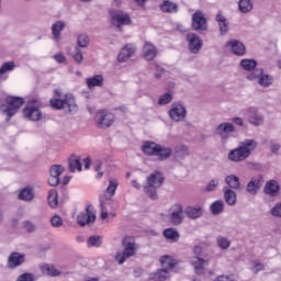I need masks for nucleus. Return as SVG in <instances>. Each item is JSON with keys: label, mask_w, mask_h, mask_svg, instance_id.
I'll return each instance as SVG.
<instances>
[{"label": "nucleus", "mask_w": 281, "mask_h": 281, "mask_svg": "<svg viewBox=\"0 0 281 281\" xmlns=\"http://www.w3.org/2000/svg\"><path fill=\"white\" fill-rule=\"evenodd\" d=\"M54 94L55 99H50V106L53 109L56 111L65 109L68 113H76V111H78V104L76 103L74 94L68 93L63 97L60 90H55Z\"/></svg>", "instance_id": "f257e3e1"}, {"label": "nucleus", "mask_w": 281, "mask_h": 281, "mask_svg": "<svg viewBox=\"0 0 281 281\" xmlns=\"http://www.w3.org/2000/svg\"><path fill=\"white\" fill-rule=\"evenodd\" d=\"M258 148V142L256 139H246L240 143V146L232 149L228 153L229 161H234L235 164H239L240 161H245V159L249 158L251 151Z\"/></svg>", "instance_id": "f03ea898"}, {"label": "nucleus", "mask_w": 281, "mask_h": 281, "mask_svg": "<svg viewBox=\"0 0 281 281\" xmlns=\"http://www.w3.org/2000/svg\"><path fill=\"white\" fill-rule=\"evenodd\" d=\"M117 180L110 178L109 186L105 189L106 194L100 196V207H101V218L106 221L109 218V210L113 209V203H111L113 196H115V190H117Z\"/></svg>", "instance_id": "7ed1b4c3"}, {"label": "nucleus", "mask_w": 281, "mask_h": 281, "mask_svg": "<svg viewBox=\"0 0 281 281\" xmlns=\"http://www.w3.org/2000/svg\"><path fill=\"white\" fill-rule=\"evenodd\" d=\"M164 181H166V178H164V173L159 171H154L147 178V186L143 188L145 194H147V196H149V199H151L153 201H157V189L164 186Z\"/></svg>", "instance_id": "20e7f679"}, {"label": "nucleus", "mask_w": 281, "mask_h": 281, "mask_svg": "<svg viewBox=\"0 0 281 281\" xmlns=\"http://www.w3.org/2000/svg\"><path fill=\"white\" fill-rule=\"evenodd\" d=\"M5 103L7 105H0V111H2V113L8 116L7 120H10L14 115H16V111H19V109H21V106L25 104V100L21 97H8L5 99Z\"/></svg>", "instance_id": "39448f33"}, {"label": "nucleus", "mask_w": 281, "mask_h": 281, "mask_svg": "<svg viewBox=\"0 0 281 281\" xmlns=\"http://www.w3.org/2000/svg\"><path fill=\"white\" fill-rule=\"evenodd\" d=\"M246 80H249L250 82L257 81L259 87H263V89H267L273 85V76L265 75V70L262 68H256L251 72H248L246 75Z\"/></svg>", "instance_id": "423d86ee"}, {"label": "nucleus", "mask_w": 281, "mask_h": 281, "mask_svg": "<svg viewBox=\"0 0 281 281\" xmlns=\"http://www.w3.org/2000/svg\"><path fill=\"white\" fill-rule=\"evenodd\" d=\"M41 101L38 99H32L29 101V105L23 110L24 117L31 120V122H38L43 120V112L38 109Z\"/></svg>", "instance_id": "0eeeda50"}, {"label": "nucleus", "mask_w": 281, "mask_h": 281, "mask_svg": "<svg viewBox=\"0 0 281 281\" xmlns=\"http://www.w3.org/2000/svg\"><path fill=\"white\" fill-rule=\"evenodd\" d=\"M98 128H109L115 122V114L106 110H99L94 116Z\"/></svg>", "instance_id": "6e6552de"}, {"label": "nucleus", "mask_w": 281, "mask_h": 281, "mask_svg": "<svg viewBox=\"0 0 281 281\" xmlns=\"http://www.w3.org/2000/svg\"><path fill=\"white\" fill-rule=\"evenodd\" d=\"M186 212L183 210V205L176 203L170 206L168 211L167 218L171 223V225H181L186 218Z\"/></svg>", "instance_id": "1a4fd4ad"}, {"label": "nucleus", "mask_w": 281, "mask_h": 281, "mask_svg": "<svg viewBox=\"0 0 281 281\" xmlns=\"http://www.w3.org/2000/svg\"><path fill=\"white\" fill-rule=\"evenodd\" d=\"M112 24L117 27V30H122V25H131V16L123 11H115L113 9L110 10Z\"/></svg>", "instance_id": "9d476101"}, {"label": "nucleus", "mask_w": 281, "mask_h": 281, "mask_svg": "<svg viewBox=\"0 0 281 281\" xmlns=\"http://www.w3.org/2000/svg\"><path fill=\"white\" fill-rule=\"evenodd\" d=\"M191 27L194 32H207V19L202 11H195L192 14Z\"/></svg>", "instance_id": "9b49d317"}, {"label": "nucleus", "mask_w": 281, "mask_h": 281, "mask_svg": "<svg viewBox=\"0 0 281 281\" xmlns=\"http://www.w3.org/2000/svg\"><path fill=\"white\" fill-rule=\"evenodd\" d=\"M188 115V110L181 103H172L169 110V117L173 122H183L184 117Z\"/></svg>", "instance_id": "f8f14e48"}, {"label": "nucleus", "mask_w": 281, "mask_h": 281, "mask_svg": "<svg viewBox=\"0 0 281 281\" xmlns=\"http://www.w3.org/2000/svg\"><path fill=\"white\" fill-rule=\"evenodd\" d=\"M262 186H265V178L262 175L252 177L246 186V192L252 196H256V194L260 192V188H262Z\"/></svg>", "instance_id": "ddd939ff"}, {"label": "nucleus", "mask_w": 281, "mask_h": 281, "mask_svg": "<svg viewBox=\"0 0 281 281\" xmlns=\"http://www.w3.org/2000/svg\"><path fill=\"white\" fill-rule=\"evenodd\" d=\"M187 42L191 54H199V52H201V49L203 48V41L195 33H188Z\"/></svg>", "instance_id": "4468645a"}, {"label": "nucleus", "mask_w": 281, "mask_h": 281, "mask_svg": "<svg viewBox=\"0 0 281 281\" xmlns=\"http://www.w3.org/2000/svg\"><path fill=\"white\" fill-rule=\"evenodd\" d=\"M95 221V213L91 211V206H87L85 212H81L77 216V223L80 227H85V225H89V223H93Z\"/></svg>", "instance_id": "2eb2a0df"}, {"label": "nucleus", "mask_w": 281, "mask_h": 281, "mask_svg": "<svg viewBox=\"0 0 281 281\" xmlns=\"http://www.w3.org/2000/svg\"><path fill=\"white\" fill-rule=\"evenodd\" d=\"M227 49H231L235 56H245L247 48L245 44L238 40H231L226 43Z\"/></svg>", "instance_id": "dca6fc26"}, {"label": "nucleus", "mask_w": 281, "mask_h": 281, "mask_svg": "<svg viewBox=\"0 0 281 281\" xmlns=\"http://www.w3.org/2000/svg\"><path fill=\"white\" fill-rule=\"evenodd\" d=\"M248 122L249 124H252V126H262V124H265V116L258 112V109L249 108Z\"/></svg>", "instance_id": "f3484780"}, {"label": "nucleus", "mask_w": 281, "mask_h": 281, "mask_svg": "<svg viewBox=\"0 0 281 281\" xmlns=\"http://www.w3.org/2000/svg\"><path fill=\"white\" fill-rule=\"evenodd\" d=\"M25 262V255L21 252H11L8 257V268L16 269V267H21Z\"/></svg>", "instance_id": "a211bd4d"}, {"label": "nucleus", "mask_w": 281, "mask_h": 281, "mask_svg": "<svg viewBox=\"0 0 281 281\" xmlns=\"http://www.w3.org/2000/svg\"><path fill=\"white\" fill-rule=\"evenodd\" d=\"M191 267H193L196 276H203V271L205 269V265H207V260L199 257V256H193L189 260Z\"/></svg>", "instance_id": "6ab92c4d"}, {"label": "nucleus", "mask_w": 281, "mask_h": 281, "mask_svg": "<svg viewBox=\"0 0 281 281\" xmlns=\"http://www.w3.org/2000/svg\"><path fill=\"white\" fill-rule=\"evenodd\" d=\"M157 54H159L157 46L150 42H145L143 47V56L145 60H155V58H157Z\"/></svg>", "instance_id": "aec40b11"}, {"label": "nucleus", "mask_w": 281, "mask_h": 281, "mask_svg": "<svg viewBox=\"0 0 281 281\" xmlns=\"http://www.w3.org/2000/svg\"><path fill=\"white\" fill-rule=\"evenodd\" d=\"M159 148V144L153 140H145L142 145V150L148 157H155L157 155V150Z\"/></svg>", "instance_id": "412c9836"}, {"label": "nucleus", "mask_w": 281, "mask_h": 281, "mask_svg": "<svg viewBox=\"0 0 281 281\" xmlns=\"http://www.w3.org/2000/svg\"><path fill=\"white\" fill-rule=\"evenodd\" d=\"M215 21L218 24L221 36H225V34L229 32V22L227 21V18L220 12L216 14Z\"/></svg>", "instance_id": "4be33fe9"}, {"label": "nucleus", "mask_w": 281, "mask_h": 281, "mask_svg": "<svg viewBox=\"0 0 281 281\" xmlns=\"http://www.w3.org/2000/svg\"><path fill=\"white\" fill-rule=\"evenodd\" d=\"M223 194L225 203H227L231 207H234V205H236L238 202V195L236 194V191L225 187L223 189Z\"/></svg>", "instance_id": "5701e85b"}, {"label": "nucleus", "mask_w": 281, "mask_h": 281, "mask_svg": "<svg viewBox=\"0 0 281 281\" xmlns=\"http://www.w3.org/2000/svg\"><path fill=\"white\" fill-rule=\"evenodd\" d=\"M135 251H137V248H123V252L115 256L116 262L119 265H124L128 258L135 256Z\"/></svg>", "instance_id": "b1692460"}, {"label": "nucleus", "mask_w": 281, "mask_h": 281, "mask_svg": "<svg viewBox=\"0 0 281 281\" xmlns=\"http://www.w3.org/2000/svg\"><path fill=\"white\" fill-rule=\"evenodd\" d=\"M161 12H165V14H177L179 12V4L175 3L170 0H165L160 5H159Z\"/></svg>", "instance_id": "393cba45"}, {"label": "nucleus", "mask_w": 281, "mask_h": 281, "mask_svg": "<svg viewBox=\"0 0 281 281\" xmlns=\"http://www.w3.org/2000/svg\"><path fill=\"white\" fill-rule=\"evenodd\" d=\"M135 54V47L131 44L125 45L117 56L119 63H126Z\"/></svg>", "instance_id": "a878e982"}, {"label": "nucleus", "mask_w": 281, "mask_h": 281, "mask_svg": "<svg viewBox=\"0 0 281 281\" xmlns=\"http://www.w3.org/2000/svg\"><path fill=\"white\" fill-rule=\"evenodd\" d=\"M42 273L45 276H49L50 278H58V276H63V271L56 269V267L49 263H43L40 266Z\"/></svg>", "instance_id": "bb28decb"}, {"label": "nucleus", "mask_w": 281, "mask_h": 281, "mask_svg": "<svg viewBox=\"0 0 281 281\" xmlns=\"http://www.w3.org/2000/svg\"><path fill=\"white\" fill-rule=\"evenodd\" d=\"M18 199L19 201H24L25 203H32V201H34V189H32V187H26L20 190Z\"/></svg>", "instance_id": "cd10ccee"}, {"label": "nucleus", "mask_w": 281, "mask_h": 281, "mask_svg": "<svg viewBox=\"0 0 281 281\" xmlns=\"http://www.w3.org/2000/svg\"><path fill=\"white\" fill-rule=\"evenodd\" d=\"M263 192L269 196H277L278 192H280V183L276 180L268 181L263 188Z\"/></svg>", "instance_id": "c85d7f7f"}, {"label": "nucleus", "mask_w": 281, "mask_h": 281, "mask_svg": "<svg viewBox=\"0 0 281 281\" xmlns=\"http://www.w3.org/2000/svg\"><path fill=\"white\" fill-rule=\"evenodd\" d=\"M65 27L66 24L63 21H57L52 25L50 30L55 43H60V33L63 32V30H65Z\"/></svg>", "instance_id": "c756f323"}, {"label": "nucleus", "mask_w": 281, "mask_h": 281, "mask_svg": "<svg viewBox=\"0 0 281 281\" xmlns=\"http://www.w3.org/2000/svg\"><path fill=\"white\" fill-rule=\"evenodd\" d=\"M155 157H158V161H166L172 157V148L158 145V150L156 151Z\"/></svg>", "instance_id": "7c9ffc66"}, {"label": "nucleus", "mask_w": 281, "mask_h": 281, "mask_svg": "<svg viewBox=\"0 0 281 281\" xmlns=\"http://www.w3.org/2000/svg\"><path fill=\"white\" fill-rule=\"evenodd\" d=\"M224 181L226 186H228L229 190H240L241 188L240 178H238V176H235V175L226 176Z\"/></svg>", "instance_id": "2f4dec72"}, {"label": "nucleus", "mask_w": 281, "mask_h": 281, "mask_svg": "<svg viewBox=\"0 0 281 281\" xmlns=\"http://www.w3.org/2000/svg\"><path fill=\"white\" fill-rule=\"evenodd\" d=\"M168 278H170V272L168 269H160L151 273L148 278V281H166Z\"/></svg>", "instance_id": "473e14b6"}, {"label": "nucleus", "mask_w": 281, "mask_h": 281, "mask_svg": "<svg viewBox=\"0 0 281 281\" xmlns=\"http://www.w3.org/2000/svg\"><path fill=\"white\" fill-rule=\"evenodd\" d=\"M88 89H93V87H103L104 77L102 75H95L86 80Z\"/></svg>", "instance_id": "72a5a7b5"}, {"label": "nucleus", "mask_w": 281, "mask_h": 281, "mask_svg": "<svg viewBox=\"0 0 281 281\" xmlns=\"http://www.w3.org/2000/svg\"><path fill=\"white\" fill-rule=\"evenodd\" d=\"M184 214L188 216V218H191L192 221H194V220L201 218V216H203V209L194 207V206H188L184 210Z\"/></svg>", "instance_id": "f704fd0d"}, {"label": "nucleus", "mask_w": 281, "mask_h": 281, "mask_svg": "<svg viewBox=\"0 0 281 281\" xmlns=\"http://www.w3.org/2000/svg\"><path fill=\"white\" fill-rule=\"evenodd\" d=\"M238 10L241 14H249L254 10V2L251 0H239Z\"/></svg>", "instance_id": "c9c22d12"}, {"label": "nucleus", "mask_w": 281, "mask_h": 281, "mask_svg": "<svg viewBox=\"0 0 281 281\" xmlns=\"http://www.w3.org/2000/svg\"><path fill=\"white\" fill-rule=\"evenodd\" d=\"M240 67H243L245 71H249V74H251V71H256L258 61H256V59H241Z\"/></svg>", "instance_id": "e433bc0d"}, {"label": "nucleus", "mask_w": 281, "mask_h": 281, "mask_svg": "<svg viewBox=\"0 0 281 281\" xmlns=\"http://www.w3.org/2000/svg\"><path fill=\"white\" fill-rule=\"evenodd\" d=\"M225 210V202L223 200H217L213 202L210 206V211L212 214L217 216L218 214H223Z\"/></svg>", "instance_id": "4c0bfd02"}, {"label": "nucleus", "mask_w": 281, "mask_h": 281, "mask_svg": "<svg viewBox=\"0 0 281 281\" xmlns=\"http://www.w3.org/2000/svg\"><path fill=\"white\" fill-rule=\"evenodd\" d=\"M215 131L217 135H225V133H234L236 127H234V124L232 123H221Z\"/></svg>", "instance_id": "58836bf2"}, {"label": "nucleus", "mask_w": 281, "mask_h": 281, "mask_svg": "<svg viewBox=\"0 0 281 281\" xmlns=\"http://www.w3.org/2000/svg\"><path fill=\"white\" fill-rule=\"evenodd\" d=\"M162 234L165 238L171 243H177V240H179V231H177V228H166Z\"/></svg>", "instance_id": "ea45409f"}, {"label": "nucleus", "mask_w": 281, "mask_h": 281, "mask_svg": "<svg viewBox=\"0 0 281 281\" xmlns=\"http://www.w3.org/2000/svg\"><path fill=\"white\" fill-rule=\"evenodd\" d=\"M69 170L70 172H76V170L80 172L82 170V162H80V157L72 156L69 159Z\"/></svg>", "instance_id": "a19ab883"}, {"label": "nucleus", "mask_w": 281, "mask_h": 281, "mask_svg": "<svg viewBox=\"0 0 281 281\" xmlns=\"http://www.w3.org/2000/svg\"><path fill=\"white\" fill-rule=\"evenodd\" d=\"M148 68L150 71H155L154 77L156 78V80H159V78H161V75L166 74V69L155 61H151Z\"/></svg>", "instance_id": "79ce46f5"}, {"label": "nucleus", "mask_w": 281, "mask_h": 281, "mask_svg": "<svg viewBox=\"0 0 281 281\" xmlns=\"http://www.w3.org/2000/svg\"><path fill=\"white\" fill-rule=\"evenodd\" d=\"M87 247H102V236L92 235L87 239Z\"/></svg>", "instance_id": "37998d69"}, {"label": "nucleus", "mask_w": 281, "mask_h": 281, "mask_svg": "<svg viewBox=\"0 0 281 281\" xmlns=\"http://www.w3.org/2000/svg\"><path fill=\"white\" fill-rule=\"evenodd\" d=\"M47 201H48V205L53 209H56L58 207V192H56V190H50L48 192V198H47Z\"/></svg>", "instance_id": "c03bdc74"}, {"label": "nucleus", "mask_w": 281, "mask_h": 281, "mask_svg": "<svg viewBox=\"0 0 281 281\" xmlns=\"http://www.w3.org/2000/svg\"><path fill=\"white\" fill-rule=\"evenodd\" d=\"M216 243L217 247L223 250L229 249V247H232V241H229V238L223 237L221 235L216 237Z\"/></svg>", "instance_id": "a18cd8bd"}, {"label": "nucleus", "mask_w": 281, "mask_h": 281, "mask_svg": "<svg viewBox=\"0 0 281 281\" xmlns=\"http://www.w3.org/2000/svg\"><path fill=\"white\" fill-rule=\"evenodd\" d=\"M69 54L71 58H74V60L78 63V65H80V63L85 60V57L82 56V52L78 46L74 47L72 50H69Z\"/></svg>", "instance_id": "49530a36"}, {"label": "nucleus", "mask_w": 281, "mask_h": 281, "mask_svg": "<svg viewBox=\"0 0 281 281\" xmlns=\"http://www.w3.org/2000/svg\"><path fill=\"white\" fill-rule=\"evenodd\" d=\"M160 262L165 269H175L177 262L170 256H162Z\"/></svg>", "instance_id": "de8ad7c7"}, {"label": "nucleus", "mask_w": 281, "mask_h": 281, "mask_svg": "<svg viewBox=\"0 0 281 281\" xmlns=\"http://www.w3.org/2000/svg\"><path fill=\"white\" fill-rule=\"evenodd\" d=\"M65 172V167L61 165H53L50 167V177H55L57 179H60V176Z\"/></svg>", "instance_id": "09e8293b"}, {"label": "nucleus", "mask_w": 281, "mask_h": 281, "mask_svg": "<svg viewBox=\"0 0 281 281\" xmlns=\"http://www.w3.org/2000/svg\"><path fill=\"white\" fill-rule=\"evenodd\" d=\"M77 45L81 48L89 47V35L88 34H79L77 36Z\"/></svg>", "instance_id": "8fccbe9b"}, {"label": "nucleus", "mask_w": 281, "mask_h": 281, "mask_svg": "<svg viewBox=\"0 0 281 281\" xmlns=\"http://www.w3.org/2000/svg\"><path fill=\"white\" fill-rule=\"evenodd\" d=\"M16 64L14 61H7L0 67V76L3 78V74H8V71H14Z\"/></svg>", "instance_id": "3c124183"}, {"label": "nucleus", "mask_w": 281, "mask_h": 281, "mask_svg": "<svg viewBox=\"0 0 281 281\" xmlns=\"http://www.w3.org/2000/svg\"><path fill=\"white\" fill-rule=\"evenodd\" d=\"M170 102H172V94L170 92H167L159 97L158 104L160 106H166V104H170Z\"/></svg>", "instance_id": "603ef678"}, {"label": "nucleus", "mask_w": 281, "mask_h": 281, "mask_svg": "<svg viewBox=\"0 0 281 281\" xmlns=\"http://www.w3.org/2000/svg\"><path fill=\"white\" fill-rule=\"evenodd\" d=\"M122 247L128 249H137L135 246V239H133V237H124L122 239Z\"/></svg>", "instance_id": "864d4df0"}, {"label": "nucleus", "mask_w": 281, "mask_h": 281, "mask_svg": "<svg viewBox=\"0 0 281 281\" xmlns=\"http://www.w3.org/2000/svg\"><path fill=\"white\" fill-rule=\"evenodd\" d=\"M281 145L277 140H269V149L272 155L280 153Z\"/></svg>", "instance_id": "5fc2aeb1"}, {"label": "nucleus", "mask_w": 281, "mask_h": 281, "mask_svg": "<svg viewBox=\"0 0 281 281\" xmlns=\"http://www.w3.org/2000/svg\"><path fill=\"white\" fill-rule=\"evenodd\" d=\"M176 153L180 157H188L190 155V150L188 149V146L186 145H179L176 147Z\"/></svg>", "instance_id": "6e6d98bb"}, {"label": "nucleus", "mask_w": 281, "mask_h": 281, "mask_svg": "<svg viewBox=\"0 0 281 281\" xmlns=\"http://www.w3.org/2000/svg\"><path fill=\"white\" fill-rule=\"evenodd\" d=\"M271 216H274V218H281V202H278L274 204V206L270 210Z\"/></svg>", "instance_id": "4d7b16f0"}, {"label": "nucleus", "mask_w": 281, "mask_h": 281, "mask_svg": "<svg viewBox=\"0 0 281 281\" xmlns=\"http://www.w3.org/2000/svg\"><path fill=\"white\" fill-rule=\"evenodd\" d=\"M218 183H221V182L218 181V179H213V180H211V181L206 184L205 191H206V192H214V191L218 188Z\"/></svg>", "instance_id": "13d9d810"}, {"label": "nucleus", "mask_w": 281, "mask_h": 281, "mask_svg": "<svg viewBox=\"0 0 281 281\" xmlns=\"http://www.w3.org/2000/svg\"><path fill=\"white\" fill-rule=\"evenodd\" d=\"M50 224L53 225V227H63V218H60V215H54L50 218Z\"/></svg>", "instance_id": "bf43d9fd"}, {"label": "nucleus", "mask_w": 281, "mask_h": 281, "mask_svg": "<svg viewBox=\"0 0 281 281\" xmlns=\"http://www.w3.org/2000/svg\"><path fill=\"white\" fill-rule=\"evenodd\" d=\"M16 281H34V274L32 273H22L18 277Z\"/></svg>", "instance_id": "052dcab7"}, {"label": "nucleus", "mask_w": 281, "mask_h": 281, "mask_svg": "<svg viewBox=\"0 0 281 281\" xmlns=\"http://www.w3.org/2000/svg\"><path fill=\"white\" fill-rule=\"evenodd\" d=\"M23 225H24V229H26L29 234H32V232H36V225H34V223L30 221H25Z\"/></svg>", "instance_id": "680f3d73"}, {"label": "nucleus", "mask_w": 281, "mask_h": 281, "mask_svg": "<svg viewBox=\"0 0 281 281\" xmlns=\"http://www.w3.org/2000/svg\"><path fill=\"white\" fill-rule=\"evenodd\" d=\"M48 183H49V186L55 188V186H58V183H60V178H56L54 176H49Z\"/></svg>", "instance_id": "e2e57ef3"}, {"label": "nucleus", "mask_w": 281, "mask_h": 281, "mask_svg": "<svg viewBox=\"0 0 281 281\" xmlns=\"http://www.w3.org/2000/svg\"><path fill=\"white\" fill-rule=\"evenodd\" d=\"M254 273L265 271V263L256 262L252 269Z\"/></svg>", "instance_id": "0e129e2a"}, {"label": "nucleus", "mask_w": 281, "mask_h": 281, "mask_svg": "<svg viewBox=\"0 0 281 281\" xmlns=\"http://www.w3.org/2000/svg\"><path fill=\"white\" fill-rule=\"evenodd\" d=\"M54 60H56V63L63 64L66 60V58L65 55H63V53H58L54 55Z\"/></svg>", "instance_id": "69168bd1"}, {"label": "nucleus", "mask_w": 281, "mask_h": 281, "mask_svg": "<svg viewBox=\"0 0 281 281\" xmlns=\"http://www.w3.org/2000/svg\"><path fill=\"white\" fill-rule=\"evenodd\" d=\"M201 254H203V247L199 245L193 246V255L199 257Z\"/></svg>", "instance_id": "338daca9"}, {"label": "nucleus", "mask_w": 281, "mask_h": 281, "mask_svg": "<svg viewBox=\"0 0 281 281\" xmlns=\"http://www.w3.org/2000/svg\"><path fill=\"white\" fill-rule=\"evenodd\" d=\"M94 170L95 172H100L102 170V160L94 161Z\"/></svg>", "instance_id": "774afa93"}]
</instances>
